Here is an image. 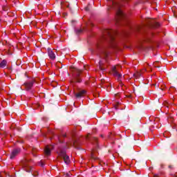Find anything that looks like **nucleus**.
I'll return each mask as SVG.
<instances>
[{
  "label": "nucleus",
  "mask_w": 177,
  "mask_h": 177,
  "mask_svg": "<svg viewBox=\"0 0 177 177\" xmlns=\"http://www.w3.org/2000/svg\"><path fill=\"white\" fill-rule=\"evenodd\" d=\"M112 5L115 9H116V16L118 17V20H121V19L125 17V14L121 10V4L118 3H115L112 1Z\"/></svg>",
  "instance_id": "1"
},
{
  "label": "nucleus",
  "mask_w": 177,
  "mask_h": 177,
  "mask_svg": "<svg viewBox=\"0 0 177 177\" xmlns=\"http://www.w3.org/2000/svg\"><path fill=\"white\" fill-rule=\"evenodd\" d=\"M23 168L26 172H31L33 176H38V172H34V168L28 164V160L26 159L22 162Z\"/></svg>",
  "instance_id": "2"
},
{
  "label": "nucleus",
  "mask_w": 177,
  "mask_h": 177,
  "mask_svg": "<svg viewBox=\"0 0 177 177\" xmlns=\"http://www.w3.org/2000/svg\"><path fill=\"white\" fill-rule=\"evenodd\" d=\"M57 154L59 157H62L65 164L68 165L70 163V157L66 154V151L62 148H59L57 151Z\"/></svg>",
  "instance_id": "3"
},
{
  "label": "nucleus",
  "mask_w": 177,
  "mask_h": 177,
  "mask_svg": "<svg viewBox=\"0 0 177 177\" xmlns=\"http://www.w3.org/2000/svg\"><path fill=\"white\" fill-rule=\"evenodd\" d=\"M105 34L108 35L110 39L111 48L115 46V42L114 41V36H113V30L107 29L105 30Z\"/></svg>",
  "instance_id": "4"
},
{
  "label": "nucleus",
  "mask_w": 177,
  "mask_h": 177,
  "mask_svg": "<svg viewBox=\"0 0 177 177\" xmlns=\"http://www.w3.org/2000/svg\"><path fill=\"white\" fill-rule=\"evenodd\" d=\"M111 74H113V77L118 78V81H121V78H122V75L118 73V68L114 66L111 70Z\"/></svg>",
  "instance_id": "5"
},
{
  "label": "nucleus",
  "mask_w": 177,
  "mask_h": 177,
  "mask_svg": "<svg viewBox=\"0 0 177 177\" xmlns=\"http://www.w3.org/2000/svg\"><path fill=\"white\" fill-rule=\"evenodd\" d=\"M53 150V145H47L44 149L45 156H50V151Z\"/></svg>",
  "instance_id": "6"
},
{
  "label": "nucleus",
  "mask_w": 177,
  "mask_h": 177,
  "mask_svg": "<svg viewBox=\"0 0 177 177\" xmlns=\"http://www.w3.org/2000/svg\"><path fill=\"white\" fill-rule=\"evenodd\" d=\"M34 85V82H25L24 86H25L26 91H30L32 86Z\"/></svg>",
  "instance_id": "7"
},
{
  "label": "nucleus",
  "mask_w": 177,
  "mask_h": 177,
  "mask_svg": "<svg viewBox=\"0 0 177 177\" xmlns=\"http://www.w3.org/2000/svg\"><path fill=\"white\" fill-rule=\"evenodd\" d=\"M20 149H14L10 155V159L13 160V158H15V157H16V156H17V154H19V153H20Z\"/></svg>",
  "instance_id": "8"
},
{
  "label": "nucleus",
  "mask_w": 177,
  "mask_h": 177,
  "mask_svg": "<svg viewBox=\"0 0 177 177\" xmlns=\"http://www.w3.org/2000/svg\"><path fill=\"white\" fill-rule=\"evenodd\" d=\"M48 54L50 59H52V60H55V59H56V55H55V53H53V51L50 48H48Z\"/></svg>",
  "instance_id": "9"
},
{
  "label": "nucleus",
  "mask_w": 177,
  "mask_h": 177,
  "mask_svg": "<svg viewBox=\"0 0 177 177\" xmlns=\"http://www.w3.org/2000/svg\"><path fill=\"white\" fill-rule=\"evenodd\" d=\"M86 95V91L82 90L80 92L75 94L76 97H82V96H84Z\"/></svg>",
  "instance_id": "10"
},
{
  "label": "nucleus",
  "mask_w": 177,
  "mask_h": 177,
  "mask_svg": "<svg viewBox=\"0 0 177 177\" xmlns=\"http://www.w3.org/2000/svg\"><path fill=\"white\" fill-rule=\"evenodd\" d=\"M143 71H146V69H144V70L141 71L140 72H137L136 73L134 74V77H136V78L140 77V75H142V73H143Z\"/></svg>",
  "instance_id": "11"
},
{
  "label": "nucleus",
  "mask_w": 177,
  "mask_h": 177,
  "mask_svg": "<svg viewBox=\"0 0 177 177\" xmlns=\"http://www.w3.org/2000/svg\"><path fill=\"white\" fill-rule=\"evenodd\" d=\"M5 66H6V60H3L1 64H0V67H1L2 68H3V67H5Z\"/></svg>",
  "instance_id": "12"
},
{
  "label": "nucleus",
  "mask_w": 177,
  "mask_h": 177,
  "mask_svg": "<svg viewBox=\"0 0 177 177\" xmlns=\"http://www.w3.org/2000/svg\"><path fill=\"white\" fill-rule=\"evenodd\" d=\"M76 77L77 78H78V77H80V74H81V71L80 70H78V69H76Z\"/></svg>",
  "instance_id": "13"
},
{
  "label": "nucleus",
  "mask_w": 177,
  "mask_h": 177,
  "mask_svg": "<svg viewBox=\"0 0 177 177\" xmlns=\"http://www.w3.org/2000/svg\"><path fill=\"white\" fill-rule=\"evenodd\" d=\"M70 176H71V173L70 171L68 173H65L64 174V177H70Z\"/></svg>",
  "instance_id": "14"
},
{
  "label": "nucleus",
  "mask_w": 177,
  "mask_h": 177,
  "mask_svg": "<svg viewBox=\"0 0 177 177\" xmlns=\"http://www.w3.org/2000/svg\"><path fill=\"white\" fill-rule=\"evenodd\" d=\"M83 31H84V30H82V29L76 30L77 34H81V32H82Z\"/></svg>",
  "instance_id": "15"
},
{
  "label": "nucleus",
  "mask_w": 177,
  "mask_h": 177,
  "mask_svg": "<svg viewBox=\"0 0 177 177\" xmlns=\"http://www.w3.org/2000/svg\"><path fill=\"white\" fill-rule=\"evenodd\" d=\"M104 57L106 59L109 56V53L107 52H104L103 53Z\"/></svg>",
  "instance_id": "16"
},
{
  "label": "nucleus",
  "mask_w": 177,
  "mask_h": 177,
  "mask_svg": "<svg viewBox=\"0 0 177 177\" xmlns=\"http://www.w3.org/2000/svg\"><path fill=\"white\" fill-rule=\"evenodd\" d=\"M100 70H102V71L106 70V69H104V68H103L102 67V61L100 62Z\"/></svg>",
  "instance_id": "17"
},
{
  "label": "nucleus",
  "mask_w": 177,
  "mask_h": 177,
  "mask_svg": "<svg viewBox=\"0 0 177 177\" xmlns=\"http://www.w3.org/2000/svg\"><path fill=\"white\" fill-rule=\"evenodd\" d=\"M153 177H161V174H155Z\"/></svg>",
  "instance_id": "18"
},
{
  "label": "nucleus",
  "mask_w": 177,
  "mask_h": 177,
  "mask_svg": "<svg viewBox=\"0 0 177 177\" xmlns=\"http://www.w3.org/2000/svg\"><path fill=\"white\" fill-rule=\"evenodd\" d=\"M76 82H81V79L77 78L76 79Z\"/></svg>",
  "instance_id": "19"
},
{
  "label": "nucleus",
  "mask_w": 177,
  "mask_h": 177,
  "mask_svg": "<svg viewBox=\"0 0 177 177\" xmlns=\"http://www.w3.org/2000/svg\"><path fill=\"white\" fill-rule=\"evenodd\" d=\"M115 96L116 97H118L120 96V94H116Z\"/></svg>",
  "instance_id": "20"
},
{
  "label": "nucleus",
  "mask_w": 177,
  "mask_h": 177,
  "mask_svg": "<svg viewBox=\"0 0 177 177\" xmlns=\"http://www.w3.org/2000/svg\"><path fill=\"white\" fill-rule=\"evenodd\" d=\"M92 158H95V156H93V153H92Z\"/></svg>",
  "instance_id": "21"
},
{
  "label": "nucleus",
  "mask_w": 177,
  "mask_h": 177,
  "mask_svg": "<svg viewBox=\"0 0 177 177\" xmlns=\"http://www.w3.org/2000/svg\"><path fill=\"white\" fill-rule=\"evenodd\" d=\"M59 141L60 143H62V140H60V138H59Z\"/></svg>",
  "instance_id": "22"
},
{
  "label": "nucleus",
  "mask_w": 177,
  "mask_h": 177,
  "mask_svg": "<svg viewBox=\"0 0 177 177\" xmlns=\"http://www.w3.org/2000/svg\"><path fill=\"white\" fill-rule=\"evenodd\" d=\"M63 136H64V138H66V134H64Z\"/></svg>",
  "instance_id": "23"
},
{
  "label": "nucleus",
  "mask_w": 177,
  "mask_h": 177,
  "mask_svg": "<svg viewBox=\"0 0 177 177\" xmlns=\"http://www.w3.org/2000/svg\"><path fill=\"white\" fill-rule=\"evenodd\" d=\"M0 177H2V174L0 173Z\"/></svg>",
  "instance_id": "24"
}]
</instances>
